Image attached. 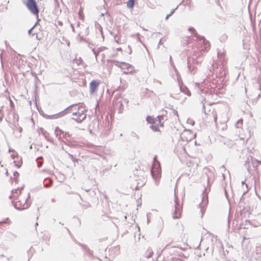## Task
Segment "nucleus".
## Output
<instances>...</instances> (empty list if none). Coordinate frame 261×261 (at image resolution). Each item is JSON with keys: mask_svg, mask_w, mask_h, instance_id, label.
<instances>
[{"mask_svg": "<svg viewBox=\"0 0 261 261\" xmlns=\"http://www.w3.org/2000/svg\"><path fill=\"white\" fill-rule=\"evenodd\" d=\"M15 208L18 210H23L28 208L31 205L30 194L28 193L25 197L16 198L12 201Z\"/></svg>", "mask_w": 261, "mask_h": 261, "instance_id": "f257e3e1", "label": "nucleus"}, {"mask_svg": "<svg viewBox=\"0 0 261 261\" xmlns=\"http://www.w3.org/2000/svg\"><path fill=\"white\" fill-rule=\"evenodd\" d=\"M260 164L259 161L249 155L247 156L244 166L249 174L252 175L254 172L257 170V167Z\"/></svg>", "mask_w": 261, "mask_h": 261, "instance_id": "f03ea898", "label": "nucleus"}, {"mask_svg": "<svg viewBox=\"0 0 261 261\" xmlns=\"http://www.w3.org/2000/svg\"><path fill=\"white\" fill-rule=\"evenodd\" d=\"M75 105L76 107L72 108V111L71 113H72L73 116L75 117L72 118V119L77 123H81L86 118L87 114L85 112V110H82L77 104Z\"/></svg>", "mask_w": 261, "mask_h": 261, "instance_id": "7ed1b4c3", "label": "nucleus"}, {"mask_svg": "<svg viewBox=\"0 0 261 261\" xmlns=\"http://www.w3.org/2000/svg\"><path fill=\"white\" fill-rule=\"evenodd\" d=\"M189 31L192 32L194 35V36L204 46V49H202V50L207 51L210 48V43L205 39V38L202 36L198 34L196 30L193 27H190L188 29Z\"/></svg>", "mask_w": 261, "mask_h": 261, "instance_id": "20e7f679", "label": "nucleus"}, {"mask_svg": "<svg viewBox=\"0 0 261 261\" xmlns=\"http://www.w3.org/2000/svg\"><path fill=\"white\" fill-rule=\"evenodd\" d=\"M115 96L113 101L114 108L115 110H117L119 113H122L124 109L123 103L127 104L128 100L127 99H122L118 98V99Z\"/></svg>", "mask_w": 261, "mask_h": 261, "instance_id": "39448f33", "label": "nucleus"}, {"mask_svg": "<svg viewBox=\"0 0 261 261\" xmlns=\"http://www.w3.org/2000/svg\"><path fill=\"white\" fill-rule=\"evenodd\" d=\"M74 107H75V108L76 107L75 105H72L69 106L68 107H67V108H66L63 111H62L57 114L52 115H46L45 117H46V118H49V119H57V118L62 117L68 113H70V112H71L72 111V108Z\"/></svg>", "mask_w": 261, "mask_h": 261, "instance_id": "423d86ee", "label": "nucleus"}, {"mask_svg": "<svg viewBox=\"0 0 261 261\" xmlns=\"http://www.w3.org/2000/svg\"><path fill=\"white\" fill-rule=\"evenodd\" d=\"M208 204V192L206 189H205L202 193V198L201 203L199 204L200 212L202 216L204 214L207 204Z\"/></svg>", "mask_w": 261, "mask_h": 261, "instance_id": "0eeeda50", "label": "nucleus"}, {"mask_svg": "<svg viewBox=\"0 0 261 261\" xmlns=\"http://www.w3.org/2000/svg\"><path fill=\"white\" fill-rule=\"evenodd\" d=\"M25 5L32 13L38 15L39 10L35 0H28Z\"/></svg>", "mask_w": 261, "mask_h": 261, "instance_id": "6e6552de", "label": "nucleus"}, {"mask_svg": "<svg viewBox=\"0 0 261 261\" xmlns=\"http://www.w3.org/2000/svg\"><path fill=\"white\" fill-rule=\"evenodd\" d=\"M116 63L115 65L121 68L122 69H124L123 73L124 74H128L129 73H133V67L132 65L126 63L125 62H119L118 61L116 62Z\"/></svg>", "mask_w": 261, "mask_h": 261, "instance_id": "1a4fd4ad", "label": "nucleus"}, {"mask_svg": "<svg viewBox=\"0 0 261 261\" xmlns=\"http://www.w3.org/2000/svg\"><path fill=\"white\" fill-rule=\"evenodd\" d=\"M181 210V207L179 203L178 199L175 193L174 211L172 214V217L174 219H177L180 217Z\"/></svg>", "mask_w": 261, "mask_h": 261, "instance_id": "9d476101", "label": "nucleus"}, {"mask_svg": "<svg viewBox=\"0 0 261 261\" xmlns=\"http://www.w3.org/2000/svg\"><path fill=\"white\" fill-rule=\"evenodd\" d=\"M163 119V116H158L156 119H154L152 117L148 116L146 117V121L152 124L158 122L161 126H163V122H162Z\"/></svg>", "mask_w": 261, "mask_h": 261, "instance_id": "9b49d317", "label": "nucleus"}, {"mask_svg": "<svg viewBox=\"0 0 261 261\" xmlns=\"http://www.w3.org/2000/svg\"><path fill=\"white\" fill-rule=\"evenodd\" d=\"M100 83V82L99 80H93L90 82L89 89L91 94H93L96 91Z\"/></svg>", "mask_w": 261, "mask_h": 261, "instance_id": "f8f14e48", "label": "nucleus"}, {"mask_svg": "<svg viewBox=\"0 0 261 261\" xmlns=\"http://www.w3.org/2000/svg\"><path fill=\"white\" fill-rule=\"evenodd\" d=\"M161 168H151V174L152 177L156 180L159 179L161 176Z\"/></svg>", "mask_w": 261, "mask_h": 261, "instance_id": "ddd939ff", "label": "nucleus"}, {"mask_svg": "<svg viewBox=\"0 0 261 261\" xmlns=\"http://www.w3.org/2000/svg\"><path fill=\"white\" fill-rule=\"evenodd\" d=\"M79 244L82 247L83 249L85 250V254L86 256L89 257V259H91L93 258V251L90 250L89 248H88L86 245H82L79 243Z\"/></svg>", "mask_w": 261, "mask_h": 261, "instance_id": "4468645a", "label": "nucleus"}, {"mask_svg": "<svg viewBox=\"0 0 261 261\" xmlns=\"http://www.w3.org/2000/svg\"><path fill=\"white\" fill-rule=\"evenodd\" d=\"M23 188H21L20 189L17 188V189L13 190L12 191V194L10 196V198L12 199L13 197H15L16 196H18V194H19L21 192V190Z\"/></svg>", "mask_w": 261, "mask_h": 261, "instance_id": "2eb2a0df", "label": "nucleus"}, {"mask_svg": "<svg viewBox=\"0 0 261 261\" xmlns=\"http://www.w3.org/2000/svg\"><path fill=\"white\" fill-rule=\"evenodd\" d=\"M187 66L188 68V71L191 73V74H194L195 72H193L195 67L194 66H192L191 64V60L190 59H188V62H187Z\"/></svg>", "mask_w": 261, "mask_h": 261, "instance_id": "dca6fc26", "label": "nucleus"}, {"mask_svg": "<svg viewBox=\"0 0 261 261\" xmlns=\"http://www.w3.org/2000/svg\"><path fill=\"white\" fill-rule=\"evenodd\" d=\"M62 133H64V132L62 131L61 129H60L59 128V127H57L56 128H55V135H56V137L59 140H61V134Z\"/></svg>", "mask_w": 261, "mask_h": 261, "instance_id": "f3484780", "label": "nucleus"}, {"mask_svg": "<svg viewBox=\"0 0 261 261\" xmlns=\"http://www.w3.org/2000/svg\"><path fill=\"white\" fill-rule=\"evenodd\" d=\"M159 125H160V124L158 122V123H154V124H152V125H151L150 126V128L153 131V132H159L160 131V129L159 128Z\"/></svg>", "mask_w": 261, "mask_h": 261, "instance_id": "a211bd4d", "label": "nucleus"}, {"mask_svg": "<svg viewBox=\"0 0 261 261\" xmlns=\"http://www.w3.org/2000/svg\"><path fill=\"white\" fill-rule=\"evenodd\" d=\"M144 185V180H141L140 182H138L137 186L134 188L135 190H139L140 188Z\"/></svg>", "mask_w": 261, "mask_h": 261, "instance_id": "6ab92c4d", "label": "nucleus"}, {"mask_svg": "<svg viewBox=\"0 0 261 261\" xmlns=\"http://www.w3.org/2000/svg\"><path fill=\"white\" fill-rule=\"evenodd\" d=\"M4 224H10V221L9 220L8 218L5 219L3 221H0V228L1 227V226H3Z\"/></svg>", "mask_w": 261, "mask_h": 261, "instance_id": "aec40b11", "label": "nucleus"}, {"mask_svg": "<svg viewBox=\"0 0 261 261\" xmlns=\"http://www.w3.org/2000/svg\"><path fill=\"white\" fill-rule=\"evenodd\" d=\"M135 0H129L127 3V7L132 8L134 7Z\"/></svg>", "mask_w": 261, "mask_h": 261, "instance_id": "412c9836", "label": "nucleus"}, {"mask_svg": "<svg viewBox=\"0 0 261 261\" xmlns=\"http://www.w3.org/2000/svg\"><path fill=\"white\" fill-rule=\"evenodd\" d=\"M211 241L212 242H214V241H215L216 242L218 241L219 244H220V245L221 246H222V243L221 242V241L217 239V237H215L213 235L211 237Z\"/></svg>", "mask_w": 261, "mask_h": 261, "instance_id": "4be33fe9", "label": "nucleus"}, {"mask_svg": "<svg viewBox=\"0 0 261 261\" xmlns=\"http://www.w3.org/2000/svg\"><path fill=\"white\" fill-rule=\"evenodd\" d=\"M152 168H161L160 162L156 161L155 163H153Z\"/></svg>", "mask_w": 261, "mask_h": 261, "instance_id": "5701e85b", "label": "nucleus"}, {"mask_svg": "<svg viewBox=\"0 0 261 261\" xmlns=\"http://www.w3.org/2000/svg\"><path fill=\"white\" fill-rule=\"evenodd\" d=\"M243 125V120L242 119H239L237 122L236 124V126L237 128H241L242 127V126Z\"/></svg>", "mask_w": 261, "mask_h": 261, "instance_id": "b1692460", "label": "nucleus"}, {"mask_svg": "<svg viewBox=\"0 0 261 261\" xmlns=\"http://www.w3.org/2000/svg\"><path fill=\"white\" fill-rule=\"evenodd\" d=\"M224 56H225V54L224 52H220V51L218 52V57L219 59H220V60L223 59L224 60Z\"/></svg>", "mask_w": 261, "mask_h": 261, "instance_id": "393cba45", "label": "nucleus"}, {"mask_svg": "<svg viewBox=\"0 0 261 261\" xmlns=\"http://www.w3.org/2000/svg\"><path fill=\"white\" fill-rule=\"evenodd\" d=\"M81 205L84 208H87L90 206V204L87 202H84V203H81Z\"/></svg>", "mask_w": 261, "mask_h": 261, "instance_id": "a878e982", "label": "nucleus"}, {"mask_svg": "<svg viewBox=\"0 0 261 261\" xmlns=\"http://www.w3.org/2000/svg\"><path fill=\"white\" fill-rule=\"evenodd\" d=\"M170 63L171 65L172 66V67L173 68L174 70H175V71L177 72V69H176V68L175 67V66L173 62V61L172 60L171 56H170Z\"/></svg>", "mask_w": 261, "mask_h": 261, "instance_id": "bb28decb", "label": "nucleus"}, {"mask_svg": "<svg viewBox=\"0 0 261 261\" xmlns=\"http://www.w3.org/2000/svg\"><path fill=\"white\" fill-rule=\"evenodd\" d=\"M191 135V137L190 138V140L192 139L193 138H195L196 137V134L192 132L190 130H188L186 131Z\"/></svg>", "mask_w": 261, "mask_h": 261, "instance_id": "cd10ccee", "label": "nucleus"}, {"mask_svg": "<svg viewBox=\"0 0 261 261\" xmlns=\"http://www.w3.org/2000/svg\"><path fill=\"white\" fill-rule=\"evenodd\" d=\"M48 180H49V183L48 184H45L44 185V187L45 188H49L50 186H51V185L53 184V180L49 178L48 179Z\"/></svg>", "mask_w": 261, "mask_h": 261, "instance_id": "c85d7f7f", "label": "nucleus"}, {"mask_svg": "<svg viewBox=\"0 0 261 261\" xmlns=\"http://www.w3.org/2000/svg\"><path fill=\"white\" fill-rule=\"evenodd\" d=\"M213 71H212V70H211V69H210L209 72H208V73L207 74L206 77V79L204 80V82H205V81H208V79H209V78H210V76L213 75Z\"/></svg>", "mask_w": 261, "mask_h": 261, "instance_id": "c756f323", "label": "nucleus"}, {"mask_svg": "<svg viewBox=\"0 0 261 261\" xmlns=\"http://www.w3.org/2000/svg\"><path fill=\"white\" fill-rule=\"evenodd\" d=\"M65 151L66 152V153L68 154V155L69 156L70 159L73 161V162L77 161V160L73 157L72 154H70V153H68V152L66 150H65Z\"/></svg>", "mask_w": 261, "mask_h": 261, "instance_id": "7c9ffc66", "label": "nucleus"}, {"mask_svg": "<svg viewBox=\"0 0 261 261\" xmlns=\"http://www.w3.org/2000/svg\"><path fill=\"white\" fill-rule=\"evenodd\" d=\"M70 136H71L70 135L68 132H65V133L63 135V137L65 138L66 141H67L68 140L67 138H70Z\"/></svg>", "mask_w": 261, "mask_h": 261, "instance_id": "2f4dec72", "label": "nucleus"}, {"mask_svg": "<svg viewBox=\"0 0 261 261\" xmlns=\"http://www.w3.org/2000/svg\"><path fill=\"white\" fill-rule=\"evenodd\" d=\"M64 143L69 147H72L73 146L72 144L70 142V141L68 140L66 141V142L64 141Z\"/></svg>", "mask_w": 261, "mask_h": 261, "instance_id": "473e14b6", "label": "nucleus"}, {"mask_svg": "<svg viewBox=\"0 0 261 261\" xmlns=\"http://www.w3.org/2000/svg\"><path fill=\"white\" fill-rule=\"evenodd\" d=\"M43 135H44V137L45 138V139H46V140L47 141H49V142H53V139H50V138H49L48 137L47 135H48V134L46 135L45 134H44V133H43Z\"/></svg>", "mask_w": 261, "mask_h": 261, "instance_id": "72a5a7b5", "label": "nucleus"}, {"mask_svg": "<svg viewBox=\"0 0 261 261\" xmlns=\"http://www.w3.org/2000/svg\"><path fill=\"white\" fill-rule=\"evenodd\" d=\"M204 102H205V98H204L202 100L201 103L202 105V109L205 112V105H204Z\"/></svg>", "mask_w": 261, "mask_h": 261, "instance_id": "f704fd0d", "label": "nucleus"}, {"mask_svg": "<svg viewBox=\"0 0 261 261\" xmlns=\"http://www.w3.org/2000/svg\"><path fill=\"white\" fill-rule=\"evenodd\" d=\"M92 51L95 56V58L97 59V56L98 55L99 51H97L94 49H92Z\"/></svg>", "mask_w": 261, "mask_h": 261, "instance_id": "c9c22d12", "label": "nucleus"}, {"mask_svg": "<svg viewBox=\"0 0 261 261\" xmlns=\"http://www.w3.org/2000/svg\"><path fill=\"white\" fill-rule=\"evenodd\" d=\"M4 115H3V112L2 110V109H0V122H2V120H3V117Z\"/></svg>", "mask_w": 261, "mask_h": 261, "instance_id": "e433bc0d", "label": "nucleus"}, {"mask_svg": "<svg viewBox=\"0 0 261 261\" xmlns=\"http://www.w3.org/2000/svg\"><path fill=\"white\" fill-rule=\"evenodd\" d=\"M36 24H35L31 29H30L29 31H28V33L29 35H31L32 34V30L34 29V28H35Z\"/></svg>", "mask_w": 261, "mask_h": 261, "instance_id": "4c0bfd02", "label": "nucleus"}, {"mask_svg": "<svg viewBox=\"0 0 261 261\" xmlns=\"http://www.w3.org/2000/svg\"><path fill=\"white\" fill-rule=\"evenodd\" d=\"M178 7V6H177L175 9H172V11H171L170 13V15H172L174 13V12L175 11V10L177 9Z\"/></svg>", "mask_w": 261, "mask_h": 261, "instance_id": "58836bf2", "label": "nucleus"}, {"mask_svg": "<svg viewBox=\"0 0 261 261\" xmlns=\"http://www.w3.org/2000/svg\"><path fill=\"white\" fill-rule=\"evenodd\" d=\"M128 51H129V54H130L132 53V48L130 47V46L129 45L128 46Z\"/></svg>", "mask_w": 261, "mask_h": 261, "instance_id": "ea45409f", "label": "nucleus"}, {"mask_svg": "<svg viewBox=\"0 0 261 261\" xmlns=\"http://www.w3.org/2000/svg\"><path fill=\"white\" fill-rule=\"evenodd\" d=\"M159 162L158 160H157V156L156 155H155L153 158V163H155V162Z\"/></svg>", "mask_w": 261, "mask_h": 261, "instance_id": "a19ab883", "label": "nucleus"}, {"mask_svg": "<svg viewBox=\"0 0 261 261\" xmlns=\"http://www.w3.org/2000/svg\"><path fill=\"white\" fill-rule=\"evenodd\" d=\"M18 175H19V173H18L17 172H16H16H15L14 173V177H17V176H18Z\"/></svg>", "mask_w": 261, "mask_h": 261, "instance_id": "79ce46f5", "label": "nucleus"}, {"mask_svg": "<svg viewBox=\"0 0 261 261\" xmlns=\"http://www.w3.org/2000/svg\"><path fill=\"white\" fill-rule=\"evenodd\" d=\"M173 113L174 115H176L178 117V113L176 110H173Z\"/></svg>", "mask_w": 261, "mask_h": 261, "instance_id": "37998d69", "label": "nucleus"}, {"mask_svg": "<svg viewBox=\"0 0 261 261\" xmlns=\"http://www.w3.org/2000/svg\"><path fill=\"white\" fill-rule=\"evenodd\" d=\"M214 118L215 122L216 123L217 117V115L216 114L214 115Z\"/></svg>", "mask_w": 261, "mask_h": 261, "instance_id": "c03bdc74", "label": "nucleus"}, {"mask_svg": "<svg viewBox=\"0 0 261 261\" xmlns=\"http://www.w3.org/2000/svg\"><path fill=\"white\" fill-rule=\"evenodd\" d=\"M202 241H203V239H201V241H200V243H199V245L197 246V247H196V248H199V247H200V245H201V243Z\"/></svg>", "mask_w": 261, "mask_h": 261, "instance_id": "a18cd8bd", "label": "nucleus"}, {"mask_svg": "<svg viewBox=\"0 0 261 261\" xmlns=\"http://www.w3.org/2000/svg\"><path fill=\"white\" fill-rule=\"evenodd\" d=\"M0 58H1V60L2 65L3 66V60H2V53L0 55Z\"/></svg>", "mask_w": 261, "mask_h": 261, "instance_id": "49530a36", "label": "nucleus"}, {"mask_svg": "<svg viewBox=\"0 0 261 261\" xmlns=\"http://www.w3.org/2000/svg\"><path fill=\"white\" fill-rule=\"evenodd\" d=\"M42 162H38V166L39 167H40L42 166Z\"/></svg>", "mask_w": 261, "mask_h": 261, "instance_id": "de8ad7c7", "label": "nucleus"}, {"mask_svg": "<svg viewBox=\"0 0 261 261\" xmlns=\"http://www.w3.org/2000/svg\"><path fill=\"white\" fill-rule=\"evenodd\" d=\"M170 247V244H167L165 246V249H168L169 248V247Z\"/></svg>", "mask_w": 261, "mask_h": 261, "instance_id": "09e8293b", "label": "nucleus"}, {"mask_svg": "<svg viewBox=\"0 0 261 261\" xmlns=\"http://www.w3.org/2000/svg\"><path fill=\"white\" fill-rule=\"evenodd\" d=\"M225 194L226 197L228 199V194H227V192L226 190H225Z\"/></svg>", "mask_w": 261, "mask_h": 261, "instance_id": "8fccbe9b", "label": "nucleus"}, {"mask_svg": "<svg viewBox=\"0 0 261 261\" xmlns=\"http://www.w3.org/2000/svg\"><path fill=\"white\" fill-rule=\"evenodd\" d=\"M171 16V15H170V14L167 15L166 18H165V19L166 20H167L168 19V18Z\"/></svg>", "mask_w": 261, "mask_h": 261, "instance_id": "3c124183", "label": "nucleus"}, {"mask_svg": "<svg viewBox=\"0 0 261 261\" xmlns=\"http://www.w3.org/2000/svg\"><path fill=\"white\" fill-rule=\"evenodd\" d=\"M71 27L72 28V31L74 32V27L73 26V24L72 23L71 24Z\"/></svg>", "mask_w": 261, "mask_h": 261, "instance_id": "603ef678", "label": "nucleus"}, {"mask_svg": "<svg viewBox=\"0 0 261 261\" xmlns=\"http://www.w3.org/2000/svg\"><path fill=\"white\" fill-rule=\"evenodd\" d=\"M220 169H224L225 170V167H224V165L221 166V167H220Z\"/></svg>", "mask_w": 261, "mask_h": 261, "instance_id": "864d4df0", "label": "nucleus"}, {"mask_svg": "<svg viewBox=\"0 0 261 261\" xmlns=\"http://www.w3.org/2000/svg\"><path fill=\"white\" fill-rule=\"evenodd\" d=\"M11 258H12V256H10V257H7V259L8 260H10V259Z\"/></svg>", "mask_w": 261, "mask_h": 261, "instance_id": "5fc2aeb1", "label": "nucleus"}, {"mask_svg": "<svg viewBox=\"0 0 261 261\" xmlns=\"http://www.w3.org/2000/svg\"><path fill=\"white\" fill-rule=\"evenodd\" d=\"M35 35H36V38H37V34L36 33H34V34H32L33 36H34Z\"/></svg>", "mask_w": 261, "mask_h": 261, "instance_id": "6e6d98bb", "label": "nucleus"}, {"mask_svg": "<svg viewBox=\"0 0 261 261\" xmlns=\"http://www.w3.org/2000/svg\"><path fill=\"white\" fill-rule=\"evenodd\" d=\"M58 23H59V25H62V22H61L60 21H59Z\"/></svg>", "mask_w": 261, "mask_h": 261, "instance_id": "4d7b16f0", "label": "nucleus"}, {"mask_svg": "<svg viewBox=\"0 0 261 261\" xmlns=\"http://www.w3.org/2000/svg\"><path fill=\"white\" fill-rule=\"evenodd\" d=\"M11 157L14 159L15 158V155L14 154L11 155Z\"/></svg>", "mask_w": 261, "mask_h": 261, "instance_id": "13d9d810", "label": "nucleus"}, {"mask_svg": "<svg viewBox=\"0 0 261 261\" xmlns=\"http://www.w3.org/2000/svg\"><path fill=\"white\" fill-rule=\"evenodd\" d=\"M61 149L63 150H65L63 146H62Z\"/></svg>", "mask_w": 261, "mask_h": 261, "instance_id": "bf43d9fd", "label": "nucleus"}, {"mask_svg": "<svg viewBox=\"0 0 261 261\" xmlns=\"http://www.w3.org/2000/svg\"><path fill=\"white\" fill-rule=\"evenodd\" d=\"M38 225V223H37V222H36V223H35V226L36 227Z\"/></svg>", "mask_w": 261, "mask_h": 261, "instance_id": "052dcab7", "label": "nucleus"}, {"mask_svg": "<svg viewBox=\"0 0 261 261\" xmlns=\"http://www.w3.org/2000/svg\"><path fill=\"white\" fill-rule=\"evenodd\" d=\"M244 184H245V181H242V185H244Z\"/></svg>", "mask_w": 261, "mask_h": 261, "instance_id": "680f3d73", "label": "nucleus"}, {"mask_svg": "<svg viewBox=\"0 0 261 261\" xmlns=\"http://www.w3.org/2000/svg\"><path fill=\"white\" fill-rule=\"evenodd\" d=\"M16 166H17V167H18V168H19V167H20V165H17V164H16Z\"/></svg>", "mask_w": 261, "mask_h": 261, "instance_id": "e2e57ef3", "label": "nucleus"}, {"mask_svg": "<svg viewBox=\"0 0 261 261\" xmlns=\"http://www.w3.org/2000/svg\"><path fill=\"white\" fill-rule=\"evenodd\" d=\"M118 50H121V48L120 47L119 48L117 49Z\"/></svg>", "mask_w": 261, "mask_h": 261, "instance_id": "0e129e2a", "label": "nucleus"}, {"mask_svg": "<svg viewBox=\"0 0 261 261\" xmlns=\"http://www.w3.org/2000/svg\"><path fill=\"white\" fill-rule=\"evenodd\" d=\"M212 249L213 250V249H214V245H213V244H212Z\"/></svg>", "mask_w": 261, "mask_h": 261, "instance_id": "69168bd1", "label": "nucleus"}, {"mask_svg": "<svg viewBox=\"0 0 261 261\" xmlns=\"http://www.w3.org/2000/svg\"><path fill=\"white\" fill-rule=\"evenodd\" d=\"M202 92H206V90H202Z\"/></svg>", "mask_w": 261, "mask_h": 261, "instance_id": "338daca9", "label": "nucleus"}, {"mask_svg": "<svg viewBox=\"0 0 261 261\" xmlns=\"http://www.w3.org/2000/svg\"><path fill=\"white\" fill-rule=\"evenodd\" d=\"M39 159H42V158L41 156H40L39 158H38L37 159V160H39Z\"/></svg>", "mask_w": 261, "mask_h": 261, "instance_id": "774afa93", "label": "nucleus"}]
</instances>
